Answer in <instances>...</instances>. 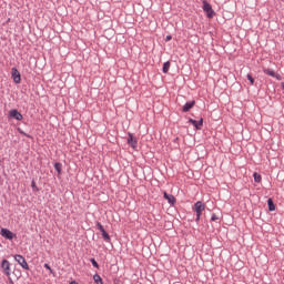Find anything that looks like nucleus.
<instances>
[{
    "label": "nucleus",
    "mask_w": 284,
    "mask_h": 284,
    "mask_svg": "<svg viewBox=\"0 0 284 284\" xmlns=\"http://www.w3.org/2000/svg\"><path fill=\"white\" fill-rule=\"evenodd\" d=\"M264 73L271 78H275L277 81L282 80V75L276 73L273 69H264Z\"/></svg>",
    "instance_id": "4"
},
{
    "label": "nucleus",
    "mask_w": 284,
    "mask_h": 284,
    "mask_svg": "<svg viewBox=\"0 0 284 284\" xmlns=\"http://www.w3.org/2000/svg\"><path fill=\"white\" fill-rule=\"evenodd\" d=\"M1 236L9 241H12L16 237L14 233L9 231V229H1Z\"/></svg>",
    "instance_id": "5"
},
{
    "label": "nucleus",
    "mask_w": 284,
    "mask_h": 284,
    "mask_svg": "<svg viewBox=\"0 0 284 284\" xmlns=\"http://www.w3.org/2000/svg\"><path fill=\"white\" fill-rule=\"evenodd\" d=\"M267 203H268V211L274 212L276 210V207H275V204H274V202L271 197L268 199Z\"/></svg>",
    "instance_id": "13"
},
{
    "label": "nucleus",
    "mask_w": 284,
    "mask_h": 284,
    "mask_svg": "<svg viewBox=\"0 0 284 284\" xmlns=\"http://www.w3.org/2000/svg\"><path fill=\"white\" fill-rule=\"evenodd\" d=\"M44 267H45L47 270H49L50 272H52V268H51V266H49V264H44Z\"/></svg>",
    "instance_id": "24"
},
{
    "label": "nucleus",
    "mask_w": 284,
    "mask_h": 284,
    "mask_svg": "<svg viewBox=\"0 0 284 284\" xmlns=\"http://www.w3.org/2000/svg\"><path fill=\"white\" fill-rule=\"evenodd\" d=\"M14 258L22 268L29 270V264L27 263V260H24L23 255H16Z\"/></svg>",
    "instance_id": "6"
},
{
    "label": "nucleus",
    "mask_w": 284,
    "mask_h": 284,
    "mask_svg": "<svg viewBox=\"0 0 284 284\" xmlns=\"http://www.w3.org/2000/svg\"><path fill=\"white\" fill-rule=\"evenodd\" d=\"M101 233H102V236H103L104 241L109 242V241H110V235H109V233H106L105 230H104V231H101Z\"/></svg>",
    "instance_id": "18"
},
{
    "label": "nucleus",
    "mask_w": 284,
    "mask_h": 284,
    "mask_svg": "<svg viewBox=\"0 0 284 284\" xmlns=\"http://www.w3.org/2000/svg\"><path fill=\"white\" fill-rule=\"evenodd\" d=\"M12 79H13L16 84L21 83V74H20V72L18 71L17 68H12Z\"/></svg>",
    "instance_id": "8"
},
{
    "label": "nucleus",
    "mask_w": 284,
    "mask_h": 284,
    "mask_svg": "<svg viewBox=\"0 0 284 284\" xmlns=\"http://www.w3.org/2000/svg\"><path fill=\"white\" fill-rule=\"evenodd\" d=\"M203 10H204V12L207 13V17L210 19H212L214 17V11H213L211 4L206 0L203 1Z\"/></svg>",
    "instance_id": "3"
},
{
    "label": "nucleus",
    "mask_w": 284,
    "mask_h": 284,
    "mask_svg": "<svg viewBox=\"0 0 284 284\" xmlns=\"http://www.w3.org/2000/svg\"><path fill=\"white\" fill-rule=\"evenodd\" d=\"M97 226H98V229H99L101 232H103V231L105 230V229H103V226H102V224H101L100 222H98Z\"/></svg>",
    "instance_id": "20"
},
{
    "label": "nucleus",
    "mask_w": 284,
    "mask_h": 284,
    "mask_svg": "<svg viewBox=\"0 0 284 284\" xmlns=\"http://www.w3.org/2000/svg\"><path fill=\"white\" fill-rule=\"evenodd\" d=\"M282 88L284 89V81L281 83Z\"/></svg>",
    "instance_id": "27"
},
{
    "label": "nucleus",
    "mask_w": 284,
    "mask_h": 284,
    "mask_svg": "<svg viewBox=\"0 0 284 284\" xmlns=\"http://www.w3.org/2000/svg\"><path fill=\"white\" fill-rule=\"evenodd\" d=\"M163 194H164V199L168 200L169 204L174 205L176 203L174 195H169L166 191H164Z\"/></svg>",
    "instance_id": "11"
},
{
    "label": "nucleus",
    "mask_w": 284,
    "mask_h": 284,
    "mask_svg": "<svg viewBox=\"0 0 284 284\" xmlns=\"http://www.w3.org/2000/svg\"><path fill=\"white\" fill-rule=\"evenodd\" d=\"M219 220V217H217V215H215V213L212 215V221H217Z\"/></svg>",
    "instance_id": "23"
},
{
    "label": "nucleus",
    "mask_w": 284,
    "mask_h": 284,
    "mask_svg": "<svg viewBox=\"0 0 284 284\" xmlns=\"http://www.w3.org/2000/svg\"><path fill=\"white\" fill-rule=\"evenodd\" d=\"M54 169H55V171H58L59 174H61L62 164H61L60 162H55V163H54Z\"/></svg>",
    "instance_id": "16"
},
{
    "label": "nucleus",
    "mask_w": 284,
    "mask_h": 284,
    "mask_svg": "<svg viewBox=\"0 0 284 284\" xmlns=\"http://www.w3.org/2000/svg\"><path fill=\"white\" fill-rule=\"evenodd\" d=\"M71 284H78L77 282H72Z\"/></svg>",
    "instance_id": "28"
},
{
    "label": "nucleus",
    "mask_w": 284,
    "mask_h": 284,
    "mask_svg": "<svg viewBox=\"0 0 284 284\" xmlns=\"http://www.w3.org/2000/svg\"><path fill=\"white\" fill-rule=\"evenodd\" d=\"M93 280L97 284H103V280L102 277H100V275H93Z\"/></svg>",
    "instance_id": "17"
},
{
    "label": "nucleus",
    "mask_w": 284,
    "mask_h": 284,
    "mask_svg": "<svg viewBox=\"0 0 284 284\" xmlns=\"http://www.w3.org/2000/svg\"><path fill=\"white\" fill-rule=\"evenodd\" d=\"M172 40V36L166 37V42H170Z\"/></svg>",
    "instance_id": "25"
},
{
    "label": "nucleus",
    "mask_w": 284,
    "mask_h": 284,
    "mask_svg": "<svg viewBox=\"0 0 284 284\" xmlns=\"http://www.w3.org/2000/svg\"><path fill=\"white\" fill-rule=\"evenodd\" d=\"M253 179L255 183H261L262 181V176L260 175V173H253Z\"/></svg>",
    "instance_id": "15"
},
{
    "label": "nucleus",
    "mask_w": 284,
    "mask_h": 284,
    "mask_svg": "<svg viewBox=\"0 0 284 284\" xmlns=\"http://www.w3.org/2000/svg\"><path fill=\"white\" fill-rule=\"evenodd\" d=\"M31 186H32V189L34 190V191H39V189H37V186H36V182H32V184H31Z\"/></svg>",
    "instance_id": "22"
},
{
    "label": "nucleus",
    "mask_w": 284,
    "mask_h": 284,
    "mask_svg": "<svg viewBox=\"0 0 284 284\" xmlns=\"http://www.w3.org/2000/svg\"><path fill=\"white\" fill-rule=\"evenodd\" d=\"M9 115H10V118L16 119L17 121L23 120V115L17 109L10 110Z\"/></svg>",
    "instance_id": "7"
},
{
    "label": "nucleus",
    "mask_w": 284,
    "mask_h": 284,
    "mask_svg": "<svg viewBox=\"0 0 284 284\" xmlns=\"http://www.w3.org/2000/svg\"><path fill=\"white\" fill-rule=\"evenodd\" d=\"M128 143L134 150L138 148V139L132 133H129Z\"/></svg>",
    "instance_id": "9"
},
{
    "label": "nucleus",
    "mask_w": 284,
    "mask_h": 284,
    "mask_svg": "<svg viewBox=\"0 0 284 284\" xmlns=\"http://www.w3.org/2000/svg\"><path fill=\"white\" fill-rule=\"evenodd\" d=\"M205 204L203 202H196L195 203V212H196V222L201 220L202 213L205 210Z\"/></svg>",
    "instance_id": "1"
},
{
    "label": "nucleus",
    "mask_w": 284,
    "mask_h": 284,
    "mask_svg": "<svg viewBox=\"0 0 284 284\" xmlns=\"http://www.w3.org/2000/svg\"><path fill=\"white\" fill-rule=\"evenodd\" d=\"M91 263H92V265H93L94 267L99 268V264H98V262H95V260H91Z\"/></svg>",
    "instance_id": "21"
},
{
    "label": "nucleus",
    "mask_w": 284,
    "mask_h": 284,
    "mask_svg": "<svg viewBox=\"0 0 284 284\" xmlns=\"http://www.w3.org/2000/svg\"><path fill=\"white\" fill-rule=\"evenodd\" d=\"M170 67H171V62L170 61H166L164 64H163V73H169V70H170Z\"/></svg>",
    "instance_id": "14"
},
{
    "label": "nucleus",
    "mask_w": 284,
    "mask_h": 284,
    "mask_svg": "<svg viewBox=\"0 0 284 284\" xmlns=\"http://www.w3.org/2000/svg\"><path fill=\"white\" fill-rule=\"evenodd\" d=\"M247 80L251 82V85H254V83H255V80H254V78L252 77V74H247Z\"/></svg>",
    "instance_id": "19"
},
{
    "label": "nucleus",
    "mask_w": 284,
    "mask_h": 284,
    "mask_svg": "<svg viewBox=\"0 0 284 284\" xmlns=\"http://www.w3.org/2000/svg\"><path fill=\"white\" fill-rule=\"evenodd\" d=\"M189 122L196 128V130H201L203 126V118L200 119V121H196L194 119H190Z\"/></svg>",
    "instance_id": "10"
},
{
    "label": "nucleus",
    "mask_w": 284,
    "mask_h": 284,
    "mask_svg": "<svg viewBox=\"0 0 284 284\" xmlns=\"http://www.w3.org/2000/svg\"><path fill=\"white\" fill-rule=\"evenodd\" d=\"M1 270L6 276L11 275V266H10V262L8 260H2Z\"/></svg>",
    "instance_id": "2"
},
{
    "label": "nucleus",
    "mask_w": 284,
    "mask_h": 284,
    "mask_svg": "<svg viewBox=\"0 0 284 284\" xmlns=\"http://www.w3.org/2000/svg\"><path fill=\"white\" fill-rule=\"evenodd\" d=\"M19 131H20L21 134L26 135V133L22 130L19 129Z\"/></svg>",
    "instance_id": "26"
},
{
    "label": "nucleus",
    "mask_w": 284,
    "mask_h": 284,
    "mask_svg": "<svg viewBox=\"0 0 284 284\" xmlns=\"http://www.w3.org/2000/svg\"><path fill=\"white\" fill-rule=\"evenodd\" d=\"M195 105V101H189L183 105V112H189Z\"/></svg>",
    "instance_id": "12"
}]
</instances>
